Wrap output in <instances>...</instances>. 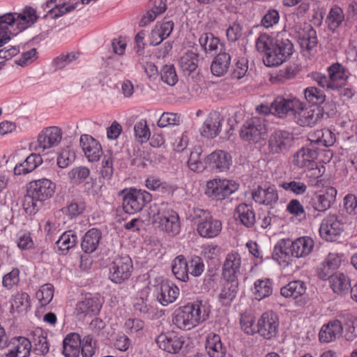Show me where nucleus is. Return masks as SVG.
<instances>
[{
    "mask_svg": "<svg viewBox=\"0 0 357 357\" xmlns=\"http://www.w3.org/2000/svg\"><path fill=\"white\" fill-rule=\"evenodd\" d=\"M210 310L206 303L196 301L176 309L172 322L179 329L190 330L204 322L209 317Z\"/></svg>",
    "mask_w": 357,
    "mask_h": 357,
    "instance_id": "obj_1",
    "label": "nucleus"
},
{
    "mask_svg": "<svg viewBox=\"0 0 357 357\" xmlns=\"http://www.w3.org/2000/svg\"><path fill=\"white\" fill-rule=\"evenodd\" d=\"M55 185L49 179L41 178L32 181L29 184L28 195L24 197V208L26 213L36 211L37 202H43L52 197Z\"/></svg>",
    "mask_w": 357,
    "mask_h": 357,
    "instance_id": "obj_2",
    "label": "nucleus"
},
{
    "mask_svg": "<svg viewBox=\"0 0 357 357\" xmlns=\"http://www.w3.org/2000/svg\"><path fill=\"white\" fill-rule=\"evenodd\" d=\"M153 223L167 233L174 236L179 233L180 222L178 215L169 207L167 203L155 204L151 208Z\"/></svg>",
    "mask_w": 357,
    "mask_h": 357,
    "instance_id": "obj_3",
    "label": "nucleus"
},
{
    "mask_svg": "<svg viewBox=\"0 0 357 357\" xmlns=\"http://www.w3.org/2000/svg\"><path fill=\"white\" fill-rule=\"evenodd\" d=\"M328 76L320 73H312L310 77L317 84L328 90H339L347 84L349 74L340 63H335L328 68Z\"/></svg>",
    "mask_w": 357,
    "mask_h": 357,
    "instance_id": "obj_4",
    "label": "nucleus"
},
{
    "mask_svg": "<svg viewBox=\"0 0 357 357\" xmlns=\"http://www.w3.org/2000/svg\"><path fill=\"white\" fill-rule=\"evenodd\" d=\"M314 248V241L308 236H303L296 238L294 241L287 240L283 247L275 248L274 257L286 258L291 256L296 258L305 257L309 255Z\"/></svg>",
    "mask_w": 357,
    "mask_h": 357,
    "instance_id": "obj_5",
    "label": "nucleus"
},
{
    "mask_svg": "<svg viewBox=\"0 0 357 357\" xmlns=\"http://www.w3.org/2000/svg\"><path fill=\"white\" fill-rule=\"evenodd\" d=\"M293 44L283 35L278 36L273 47L269 50L263 61L268 67L278 66L286 61L293 53Z\"/></svg>",
    "mask_w": 357,
    "mask_h": 357,
    "instance_id": "obj_6",
    "label": "nucleus"
},
{
    "mask_svg": "<svg viewBox=\"0 0 357 357\" xmlns=\"http://www.w3.org/2000/svg\"><path fill=\"white\" fill-rule=\"evenodd\" d=\"M267 134V124L264 117L252 116L243 124L240 137L249 143L257 144L264 140Z\"/></svg>",
    "mask_w": 357,
    "mask_h": 357,
    "instance_id": "obj_7",
    "label": "nucleus"
},
{
    "mask_svg": "<svg viewBox=\"0 0 357 357\" xmlns=\"http://www.w3.org/2000/svg\"><path fill=\"white\" fill-rule=\"evenodd\" d=\"M123 208L126 213L133 214L142 208L152 200V195L143 190L136 188L124 189L121 191Z\"/></svg>",
    "mask_w": 357,
    "mask_h": 357,
    "instance_id": "obj_8",
    "label": "nucleus"
},
{
    "mask_svg": "<svg viewBox=\"0 0 357 357\" xmlns=\"http://www.w3.org/2000/svg\"><path fill=\"white\" fill-rule=\"evenodd\" d=\"M238 187L235 181L214 178L206 182L205 194L211 199L223 200L236 192Z\"/></svg>",
    "mask_w": 357,
    "mask_h": 357,
    "instance_id": "obj_9",
    "label": "nucleus"
},
{
    "mask_svg": "<svg viewBox=\"0 0 357 357\" xmlns=\"http://www.w3.org/2000/svg\"><path fill=\"white\" fill-rule=\"evenodd\" d=\"M294 143V136L291 132L277 130L268 139V148L271 153H282L289 150Z\"/></svg>",
    "mask_w": 357,
    "mask_h": 357,
    "instance_id": "obj_10",
    "label": "nucleus"
},
{
    "mask_svg": "<svg viewBox=\"0 0 357 357\" xmlns=\"http://www.w3.org/2000/svg\"><path fill=\"white\" fill-rule=\"evenodd\" d=\"M132 271V261L128 256L116 257L110 268V280L116 284H121L128 280Z\"/></svg>",
    "mask_w": 357,
    "mask_h": 357,
    "instance_id": "obj_11",
    "label": "nucleus"
},
{
    "mask_svg": "<svg viewBox=\"0 0 357 357\" xmlns=\"http://www.w3.org/2000/svg\"><path fill=\"white\" fill-rule=\"evenodd\" d=\"M343 231L342 220L334 214L328 215L321 222L319 233L328 241H335Z\"/></svg>",
    "mask_w": 357,
    "mask_h": 357,
    "instance_id": "obj_12",
    "label": "nucleus"
},
{
    "mask_svg": "<svg viewBox=\"0 0 357 357\" xmlns=\"http://www.w3.org/2000/svg\"><path fill=\"white\" fill-rule=\"evenodd\" d=\"M278 325L277 315L272 311L266 312L258 320L257 333L264 339L271 340L278 333Z\"/></svg>",
    "mask_w": 357,
    "mask_h": 357,
    "instance_id": "obj_13",
    "label": "nucleus"
},
{
    "mask_svg": "<svg viewBox=\"0 0 357 357\" xmlns=\"http://www.w3.org/2000/svg\"><path fill=\"white\" fill-rule=\"evenodd\" d=\"M273 114L279 118H285L288 115L294 116L298 109L301 108V102L297 98H284L278 97L271 103Z\"/></svg>",
    "mask_w": 357,
    "mask_h": 357,
    "instance_id": "obj_14",
    "label": "nucleus"
},
{
    "mask_svg": "<svg viewBox=\"0 0 357 357\" xmlns=\"http://www.w3.org/2000/svg\"><path fill=\"white\" fill-rule=\"evenodd\" d=\"M242 259L240 254L231 251L226 255L222 268V275L225 280H236L241 275Z\"/></svg>",
    "mask_w": 357,
    "mask_h": 357,
    "instance_id": "obj_15",
    "label": "nucleus"
},
{
    "mask_svg": "<svg viewBox=\"0 0 357 357\" xmlns=\"http://www.w3.org/2000/svg\"><path fill=\"white\" fill-rule=\"evenodd\" d=\"M155 342L161 349L170 354H177L183 347L185 340L183 336L171 331L160 334Z\"/></svg>",
    "mask_w": 357,
    "mask_h": 357,
    "instance_id": "obj_16",
    "label": "nucleus"
},
{
    "mask_svg": "<svg viewBox=\"0 0 357 357\" xmlns=\"http://www.w3.org/2000/svg\"><path fill=\"white\" fill-rule=\"evenodd\" d=\"M63 138V132L57 126L45 128L38 137V149L45 151L57 146Z\"/></svg>",
    "mask_w": 357,
    "mask_h": 357,
    "instance_id": "obj_17",
    "label": "nucleus"
},
{
    "mask_svg": "<svg viewBox=\"0 0 357 357\" xmlns=\"http://www.w3.org/2000/svg\"><path fill=\"white\" fill-rule=\"evenodd\" d=\"M306 289L305 283L303 281L294 280L282 287L280 289V294L285 298H293L297 305L303 306L307 303Z\"/></svg>",
    "mask_w": 357,
    "mask_h": 357,
    "instance_id": "obj_18",
    "label": "nucleus"
},
{
    "mask_svg": "<svg viewBox=\"0 0 357 357\" xmlns=\"http://www.w3.org/2000/svg\"><path fill=\"white\" fill-rule=\"evenodd\" d=\"M252 197L256 203L271 208H273L279 199L278 190L274 185L266 188L259 186L252 192Z\"/></svg>",
    "mask_w": 357,
    "mask_h": 357,
    "instance_id": "obj_19",
    "label": "nucleus"
},
{
    "mask_svg": "<svg viewBox=\"0 0 357 357\" xmlns=\"http://www.w3.org/2000/svg\"><path fill=\"white\" fill-rule=\"evenodd\" d=\"M336 195L337 190L335 188L327 187L314 195L312 199V206L316 211L324 212L335 202Z\"/></svg>",
    "mask_w": 357,
    "mask_h": 357,
    "instance_id": "obj_20",
    "label": "nucleus"
},
{
    "mask_svg": "<svg viewBox=\"0 0 357 357\" xmlns=\"http://www.w3.org/2000/svg\"><path fill=\"white\" fill-rule=\"evenodd\" d=\"M101 306L102 304L98 298L93 297L91 294L86 295L77 303L75 313L79 318L96 315L100 312Z\"/></svg>",
    "mask_w": 357,
    "mask_h": 357,
    "instance_id": "obj_21",
    "label": "nucleus"
},
{
    "mask_svg": "<svg viewBox=\"0 0 357 357\" xmlns=\"http://www.w3.org/2000/svg\"><path fill=\"white\" fill-rule=\"evenodd\" d=\"M80 146L89 162H97L102 154L100 143L88 135H82L79 139Z\"/></svg>",
    "mask_w": 357,
    "mask_h": 357,
    "instance_id": "obj_22",
    "label": "nucleus"
},
{
    "mask_svg": "<svg viewBox=\"0 0 357 357\" xmlns=\"http://www.w3.org/2000/svg\"><path fill=\"white\" fill-rule=\"evenodd\" d=\"M231 162V155L224 151H213L206 158L207 168L218 172L228 170Z\"/></svg>",
    "mask_w": 357,
    "mask_h": 357,
    "instance_id": "obj_23",
    "label": "nucleus"
},
{
    "mask_svg": "<svg viewBox=\"0 0 357 357\" xmlns=\"http://www.w3.org/2000/svg\"><path fill=\"white\" fill-rule=\"evenodd\" d=\"M11 348L6 354V357H29L32 347L29 338L19 336L13 337L8 342Z\"/></svg>",
    "mask_w": 357,
    "mask_h": 357,
    "instance_id": "obj_24",
    "label": "nucleus"
},
{
    "mask_svg": "<svg viewBox=\"0 0 357 357\" xmlns=\"http://www.w3.org/2000/svg\"><path fill=\"white\" fill-rule=\"evenodd\" d=\"M343 333V326L337 319L328 321L322 326L319 338L321 342L329 343L341 337Z\"/></svg>",
    "mask_w": 357,
    "mask_h": 357,
    "instance_id": "obj_25",
    "label": "nucleus"
},
{
    "mask_svg": "<svg viewBox=\"0 0 357 357\" xmlns=\"http://www.w3.org/2000/svg\"><path fill=\"white\" fill-rule=\"evenodd\" d=\"M222 120L223 118L219 113H210L203 124L201 135L208 139L215 137L220 131Z\"/></svg>",
    "mask_w": 357,
    "mask_h": 357,
    "instance_id": "obj_26",
    "label": "nucleus"
},
{
    "mask_svg": "<svg viewBox=\"0 0 357 357\" xmlns=\"http://www.w3.org/2000/svg\"><path fill=\"white\" fill-rule=\"evenodd\" d=\"M15 15L17 31L22 32L34 24L38 19L36 10L31 6H26L20 13Z\"/></svg>",
    "mask_w": 357,
    "mask_h": 357,
    "instance_id": "obj_27",
    "label": "nucleus"
},
{
    "mask_svg": "<svg viewBox=\"0 0 357 357\" xmlns=\"http://www.w3.org/2000/svg\"><path fill=\"white\" fill-rule=\"evenodd\" d=\"M197 230L198 234L204 238H214L220 233L222 222L211 215L207 219L199 222Z\"/></svg>",
    "mask_w": 357,
    "mask_h": 357,
    "instance_id": "obj_28",
    "label": "nucleus"
},
{
    "mask_svg": "<svg viewBox=\"0 0 357 357\" xmlns=\"http://www.w3.org/2000/svg\"><path fill=\"white\" fill-rule=\"evenodd\" d=\"M317 155L315 149L310 147H303L294 155L293 163L299 168L314 166L316 165L314 160Z\"/></svg>",
    "mask_w": 357,
    "mask_h": 357,
    "instance_id": "obj_29",
    "label": "nucleus"
},
{
    "mask_svg": "<svg viewBox=\"0 0 357 357\" xmlns=\"http://www.w3.org/2000/svg\"><path fill=\"white\" fill-rule=\"evenodd\" d=\"M178 294L179 289L176 286L168 282H162L157 294V299L161 305L167 306L174 303Z\"/></svg>",
    "mask_w": 357,
    "mask_h": 357,
    "instance_id": "obj_30",
    "label": "nucleus"
},
{
    "mask_svg": "<svg viewBox=\"0 0 357 357\" xmlns=\"http://www.w3.org/2000/svg\"><path fill=\"white\" fill-rule=\"evenodd\" d=\"M234 216L236 220L241 222L248 228L254 226L256 222L255 213L252 206L241 203L235 208Z\"/></svg>",
    "mask_w": 357,
    "mask_h": 357,
    "instance_id": "obj_31",
    "label": "nucleus"
},
{
    "mask_svg": "<svg viewBox=\"0 0 357 357\" xmlns=\"http://www.w3.org/2000/svg\"><path fill=\"white\" fill-rule=\"evenodd\" d=\"M80 348L81 337L78 333H71L64 338L62 353L65 357H78Z\"/></svg>",
    "mask_w": 357,
    "mask_h": 357,
    "instance_id": "obj_32",
    "label": "nucleus"
},
{
    "mask_svg": "<svg viewBox=\"0 0 357 357\" xmlns=\"http://www.w3.org/2000/svg\"><path fill=\"white\" fill-rule=\"evenodd\" d=\"M295 121L301 126H313L319 120V113L314 109H305L301 102V108L296 112L294 116Z\"/></svg>",
    "mask_w": 357,
    "mask_h": 357,
    "instance_id": "obj_33",
    "label": "nucleus"
},
{
    "mask_svg": "<svg viewBox=\"0 0 357 357\" xmlns=\"http://www.w3.org/2000/svg\"><path fill=\"white\" fill-rule=\"evenodd\" d=\"M206 349L210 357H225L227 351L220 337L213 333H209L206 337Z\"/></svg>",
    "mask_w": 357,
    "mask_h": 357,
    "instance_id": "obj_34",
    "label": "nucleus"
},
{
    "mask_svg": "<svg viewBox=\"0 0 357 357\" xmlns=\"http://www.w3.org/2000/svg\"><path fill=\"white\" fill-rule=\"evenodd\" d=\"M230 63V54L225 52H220L212 61L211 66V73L217 77L223 76L227 73Z\"/></svg>",
    "mask_w": 357,
    "mask_h": 357,
    "instance_id": "obj_35",
    "label": "nucleus"
},
{
    "mask_svg": "<svg viewBox=\"0 0 357 357\" xmlns=\"http://www.w3.org/2000/svg\"><path fill=\"white\" fill-rule=\"evenodd\" d=\"M101 232L96 228L89 230L84 236L81 247L85 253H92L95 252L101 239Z\"/></svg>",
    "mask_w": 357,
    "mask_h": 357,
    "instance_id": "obj_36",
    "label": "nucleus"
},
{
    "mask_svg": "<svg viewBox=\"0 0 357 357\" xmlns=\"http://www.w3.org/2000/svg\"><path fill=\"white\" fill-rule=\"evenodd\" d=\"M43 159L39 154L31 153L26 160L14 168V174L15 175L26 174L33 171L37 167L41 165Z\"/></svg>",
    "mask_w": 357,
    "mask_h": 357,
    "instance_id": "obj_37",
    "label": "nucleus"
},
{
    "mask_svg": "<svg viewBox=\"0 0 357 357\" xmlns=\"http://www.w3.org/2000/svg\"><path fill=\"white\" fill-rule=\"evenodd\" d=\"M31 343L34 345V351L38 355H45L49 352L50 345L45 335L44 332L40 328L35 329L31 333L29 339Z\"/></svg>",
    "mask_w": 357,
    "mask_h": 357,
    "instance_id": "obj_38",
    "label": "nucleus"
},
{
    "mask_svg": "<svg viewBox=\"0 0 357 357\" xmlns=\"http://www.w3.org/2000/svg\"><path fill=\"white\" fill-rule=\"evenodd\" d=\"M298 34L301 45L307 50H310L317 45V33L310 24H304L302 31H298Z\"/></svg>",
    "mask_w": 357,
    "mask_h": 357,
    "instance_id": "obj_39",
    "label": "nucleus"
},
{
    "mask_svg": "<svg viewBox=\"0 0 357 357\" xmlns=\"http://www.w3.org/2000/svg\"><path fill=\"white\" fill-rule=\"evenodd\" d=\"M172 271L176 279L186 282L189 279V267L185 258L178 255L172 261Z\"/></svg>",
    "mask_w": 357,
    "mask_h": 357,
    "instance_id": "obj_40",
    "label": "nucleus"
},
{
    "mask_svg": "<svg viewBox=\"0 0 357 357\" xmlns=\"http://www.w3.org/2000/svg\"><path fill=\"white\" fill-rule=\"evenodd\" d=\"M331 287L337 294H344L351 289L349 278L342 273H337L331 277Z\"/></svg>",
    "mask_w": 357,
    "mask_h": 357,
    "instance_id": "obj_41",
    "label": "nucleus"
},
{
    "mask_svg": "<svg viewBox=\"0 0 357 357\" xmlns=\"http://www.w3.org/2000/svg\"><path fill=\"white\" fill-rule=\"evenodd\" d=\"M199 42L205 52L208 54H215L218 48L222 46L220 39L211 33H202L199 38Z\"/></svg>",
    "mask_w": 357,
    "mask_h": 357,
    "instance_id": "obj_42",
    "label": "nucleus"
},
{
    "mask_svg": "<svg viewBox=\"0 0 357 357\" xmlns=\"http://www.w3.org/2000/svg\"><path fill=\"white\" fill-rule=\"evenodd\" d=\"M238 291V280H226L219 296L223 305H227L236 298Z\"/></svg>",
    "mask_w": 357,
    "mask_h": 357,
    "instance_id": "obj_43",
    "label": "nucleus"
},
{
    "mask_svg": "<svg viewBox=\"0 0 357 357\" xmlns=\"http://www.w3.org/2000/svg\"><path fill=\"white\" fill-rule=\"evenodd\" d=\"M15 15L13 13H7L0 15V31L6 32L10 36H16L20 33L17 31Z\"/></svg>",
    "mask_w": 357,
    "mask_h": 357,
    "instance_id": "obj_44",
    "label": "nucleus"
},
{
    "mask_svg": "<svg viewBox=\"0 0 357 357\" xmlns=\"http://www.w3.org/2000/svg\"><path fill=\"white\" fill-rule=\"evenodd\" d=\"M197 65L198 54L191 51L184 53L179 59V66L183 72H194Z\"/></svg>",
    "mask_w": 357,
    "mask_h": 357,
    "instance_id": "obj_45",
    "label": "nucleus"
},
{
    "mask_svg": "<svg viewBox=\"0 0 357 357\" xmlns=\"http://www.w3.org/2000/svg\"><path fill=\"white\" fill-rule=\"evenodd\" d=\"M273 291L272 284L268 279L257 280L254 284L253 294L260 301L269 296Z\"/></svg>",
    "mask_w": 357,
    "mask_h": 357,
    "instance_id": "obj_46",
    "label": "nucleus"
},
{
    "mask_svg": "<svg viewBox=\"0 0 357 357\" xmlns=\"http://www.w3.org/2000/svg\"><path fill=\"white\" fill-rule=\"evenodd\" d=\"M201 155L202 149L200 147L195 148L194 150L191 152L188 160V165L192 171L196 172H202L206 168H207L206 159L203 162L201 160Z\"/></svg>",
    "mask_w": 357,
    "mask_h": 357,
    "instance_id": "obj_47",
    "label": "nucleus"
},
{
    "mask_svg": "<svg viewBox=\"0 0 357 357\" xmlns=\"http://www.w3.org/2000/svg\"><path fill=\"white\" fill-rule=\"evenodd\" d=\"M344 20V15L342 9L337 6H333L327 17V22L331 30L335 31L337 29Z\"/></svg>",
    "mask_w": 357,
    "mask_h": 357,
    "instance_id": "obj_48",
    "label": "nucleus"
},
{
    "mask_svg": "<svg viewBox=\"0 0 357 357\" xmlns=\"http://www.w3.org/2000/svg\"><path fill=\"white\" fill-rule=\"evenodd\" d=\"M77 243V236L71 231L64 232L56 242L59 250L68 251Z\"/></svg>",
    "mask_w": 357,
    "mask_h": 357,
    "instance_id": "obj_49",
    "label": "nucleus"
},
{
    "mask_svg": "<svg viewBox=\"0 0 357 357\" xmlns=\"http://www.w3.org/2000/svg\"><path fill=\"white\" fill-rule=\"evenodd\" d=\"M90 174L88 167L79 166L73 168L68 174V178L71 183L79 184L84 182Z\"/></svg>",
    "mask_w": 357,
    "mask_h": 357,
    "instance_id": "obj_50",
    "label": "nucleus"
},
{
    "mask_svg": "<svg viewBox=\"0 0 357 357\" xmlns=\"http://www.w3.org/2000/svg\"><path fill=\"white\" fill-rule=\"evenodd\" d=\"M36 298L41 306L50 303L54 296V287L51 284H45L36 292Z\"/></svg>",
    "mask_w": 357,
    "mask_h": 357,
    "instance_id": "obj_51",
    "label": "nucleus"
},
{
    "mask_svg": "<svg viewBox=\"0 0 357 357\" xmlns=\"http://www.w3.org/2000/svg\"><path fill=\"white\" fill-rule=\"evenodd\" d=\"M304 95L306 100L312 105H321L326 99L324 92L315 87L305 89Z\"/></svg>",
    "mask_w": 357,
    "mask_h": 357,
    "instance_id": "obj_52",
    "label": "nucleus"
},
{
    "mask_svg": "<svg viewBox=\"0 0 357 357\" xmlns=\"http://www.w3.org/2000/svg\"><path fill=\"white\" fill-rule=\"evenodd\" d=\"M134 131L136 139L141 143L148 141L151 135L147 122L144 119L135 123Z\"/></svg>",
    "mask_w": 357,
    "mask_h": 357,
    "instance_id": "obj_53",
    "label": "nucleus"
},
{
    "mask_svg": "<svg viewBox=\"0 0 357 357\" xmlns=\"http://www.w3.org/2000/svg\"><path fill=\"white\" fill-rule=\"evenodd\" d=\"M76 158L75 151L70 147L61 151L57 158V165L60 168H66L72 164Z\"/></svg>",
    "mask_w": 357,
    "mask_h": 357,
    "instance_id": "obj_54",
    "label": "nucleus"
},
{
    "mask_svg": "<svg viewBox=\"0 0 357 357\" xmlns=\"http://www.w3.org/2000/svg\"><path fill=\"white\" fill-rule=\"evenodd\" d=\"M280 186L286 191H289L296 195H304L307 192V187L305 183L301 181H291L282 182Z\"/></svg>",
    "mask_w": 357,
    "mask_h": 357,
    "instance_id": "obj_55",
    "label": "nucleus"
},
{
    "mask_svg": "<svg viewBox=\"0 0 357 357\" xmlns=\"http://www.w3.org/2000/svg\"><path fill=\"white\" fill-rule=\"evenodd\" d=\"M160 77L162 82L169 86H174L178 82V77L173 65H166L161 70Z\"/></svg>",
    "mask_w": 357,
    "mask_h": 357,
    "instance_id": "obj_56",
    "label": "nucleus"
},
{
    "mask_svg": "<svg viewBox=\"0 0 357 357\" xmlns=\"http://www.w3.org/2000/svg\"><path fill=\"white\" fill-rule=\"evenodd\" d=\"M275 41L268 35L264 33L261 34L256 40V48L257 51L266 55L271 47L274 45Z\"/></svg>",
    "mask_w": 357,
    "mask_h": 357,
    "instance_id": "obj_57",
    "label": "nucleus"
},
{
    "mask_svg": "<svg viewBox=\"0 0 357 357\" xmlns=\"http://www.w3.org/2000/svg\"><path fill=\"white\" fill-rule=\"evenodd\" d=\"M96 342L90 335L84 337L81 340L80 352L82 357H92L95 353Z\"/></svg>",
    "mask_w": 357,
    "mask_h": 357,
    "instance_id": "obj_58",
    "label": "nucleus"
},
{
    "mask_svg": "<svg viewBox=\"0 0 357 357\" xmlns=\"http://www.w3.org/2000/svg\"><path fill=\"white\" fill-rule=\"evenodd\" d=\"M287 211L294 216L305 218V208L298 199H291L287 205Z\"/></svg>",
    "mask_w": 357,
    "mask_h": 357,
    "instance_id": "obj_59",
    "label": "nucleus"
},
{
    "mask_svg": "<svg viewBox=\"0 0 357 357\" xmlns=\"http://www.w3.org/2000/svg\"><path fill=\"white\" fill-rule=\"evenodd\" d=\"M180 122V116L174 113L164 112L159 120L158 126L160 128H165L168 126L178 125Z\"/></svg>",
    "mask_w": 357,
    "mask_h": 357,
    "instance_id": "obj_60",
    "label": "nucleus"
},
{
    "mask_svg": "<svg viewBox=\"0 0 357 357\" xmlns=\"http://www.w3.org/2000/svg\"><path fill=\"white\" fill-rule=\"evenodd\" d=\"M189 273L194 277H198L202 275L204 270V264L202 259L199 257H194L189 263Z\"/></svg>",
    "mask_w": 357,
    "mask_h": 357,
    "instance_id": "obj_61",
    "label": "nucleus"
},
{
    "mask_svg": "<svg viewBox=\"0 0 357 357\" xmlns=\"http://www.w3.org/2000/svg\"><path fill=\"white\" fill-rule=\"evenodd\" d=\"M125 330L129 334L138 333L144 327V323L143 321L139 319L130 318L127 319L124 324Z\"/></svg>",
    "mask_w": 357,
    "mask_h": 357,
    "instance_id": "obj_62",
    "label": "nucleus"
},
{
    "mask_svg": "<svg viewBox=\"0 0 357 357\" xmlns=\"http://www.w3.org/2000/svg\"><path fill=\"white\" fill-rule=\"evenodd\" d=\"M13 306H15L19 311L27 310L30 307L29 294L25 292L16 294Z\"/></svg>",
    "mask_w": 357,
    "mask_h": 357,
    "instance_id": "obj_63",
    "label": "nucleus"
},
{
    "mask_svg": "<svg viewBox=\"0 0 357 357\" xmlns=\"http://www.w3.org/2000/svg\"><path fill=\"white\" fill-rule=\"evenodd\" d=\"M19 275L20 271L17 268H13L10 272L3 276L2 282L3 285L7 289H11L19 282Z\"/></svg>",
    "mask_w": 357,
    "mask_h": 357,
    "instance_id": "obj_64",
    "label": "nucleus"
}]
</instances>
